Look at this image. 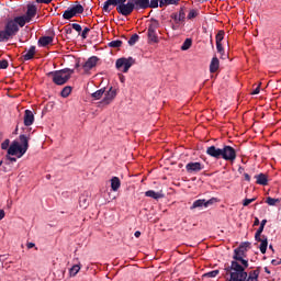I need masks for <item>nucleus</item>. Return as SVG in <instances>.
I'll return each mask as SVG.
<instances>
[{"instance_id": "obj_1", "label": "nucleus", "mask_w": 281, "mask_h": 281, "mask_svg": "<svg viewBox=\"0 0 281 281\" xmlns=\"http://www.w3.org/2000/svg\"><path fill=\"white\" fill-rule=\"evenodd\" d=\"M111 7H115L117 14L125 18L131 16L133 15V12H136L132 0H106L103 2L102 11L110 13Z\"/></svg>"}, {"instance_id": "obj_2", "label": "nucleus", "mask_w": 281, "mask_h": 281, "mask_svg": "<svg viewBox=\"0 0 281 281\" xmlns=\"http://www.w3.org/2000/svg\"><path fill=\"white\" fill-rule=\"evenodd\" d=\"M25 20L23 18H14L13 20H8L4 30L0 31V43L8 42L11 37L18 34L20 27H24Z\"/></svg>"}, {"instance_id": "obj_3", "label": "nucleus", "mask_w": 281, "mask_h": 281, "mask_svg": "<svg viewBox=\"0 0 281 281\" xmlns=\"http://www.w3.org/2000/svg\"><path fill=\"white\" fill-rule=\"evenodd\" d=\"M225 271L229 274L227 281H246L248 278L246 268H243L237 261H232L231 266L225 268Z\"/></svg>"}, {"instance_id": "obj_4", "label": "nucleus", "mask_w": 281, "mask_h": 281, "mask_svg": "<svg viewBox=\"0 0 281 281\" xmlns=\"http://www.w3.org/2000/svg\"><path fill=\"white\" fill-rule=\"evenodd\" d=\"M225 271L229 274L227 281H246L248 278L246 268H243L237 261H232L231 266L225 268Z\"/></svg>"}, {"instance_id": "obj_5", "label": "nucleus", "mask_w": 281, "mask_h": 281, "mask_svg": "<svg viewBox=\"0 0 281 281\" xmlns=\"http://www.w3.org/2000/svg\"><path fill=\"white\" fill-rule=\"evenodd\" d=\"M75 72L74 69L64 68L60 70L48 72V77L53 78V82L56 86H65L71 78V75Z\"/></svg>"}, {"instance_id": "obj_6", "label": "nucleus", "mask_w": 281, "mask_h": 281, "mask_svg": "<svg viewBox=\"0 0 281 281\" xmlns=\"http://www.w3.org/2000/svg\"><path fill=\"white\" fill-rule=\"evenodd\" d=\"M85 12V7L80 4V2L76 1L72 7L66 9L63 13V19L70 20L74 16H78Z\"/></svg>"}, {"instance_id": "obj_7", "label": "nucleus", "mask_w": 281, "mask_h": 281, "mask_svg": "<svg viewBox=\"0 0 281 281\" xmlns=\"http://www.w3.org/2000/svg\"><path fill=\"white\" fill-rule=\"evenodd\" d=\"M134 65H136V59H133V57L128 58H119L115 61V68L126 74L130 68H132Z\"/></svg>"}, {"instance_id": "obj_8", "label": "nucleus", "mask_w": 281, "mask_h": 281, "mask_svg": "<svg viewBox=\"0 0 281 281\" xmlns=\"http://www.w3.org/2000/svg\"><path fill=\"white\" fill-rule=\"evenodd\" d=\"M251 247V244L250 241H244L239 245V247L237 249L234 250V254H233V260L237 258H246L247 257V252H248V249H250Z\"/></svg>"}, {"instance_id": "obj_9", "label": "nucleus", "mask_w": 281, "mask_h": 281, "mask_svg": "<svg viewBox=\"0 0 281 281\" xmlns=\"http://www.w3.org/2000/svg\"><path fill=\"white\" fill-rule=\"evenodd\" d=\"M237 154L234 147L232 146H223L222 147V158L225 161L234 162L236 160Z\"/></svg>"}, {"instance_id": "obj_10", "label": "nucleus", "mask_w": 281, "mask_h": 281, "mask_svg": "<svg viewBox=\"0 0 281 281\" xmlns=\"http://www.w3.org/2000/svg\"><path fill=\"white\" fill-rule=\"evenodd\" d=\"M217 199L212 198L210 200H195L193 201L192 205L190 206V210H196V207H210L217 203Z\"/></svg>"}, {"instance_id": "obj_11", "label": "nucleus", "mask_w": 281, "mask_h": 281, "mask_svg": "<svg viewBox=\"0 0 281 281\" xmlns=\"http://www.w3.org/2000/svg\"><path fill=\"white\" fill-rule=\"evenodd\" d=\"M19 154V158L24 156L26 153L22 150V147H20V144L14 140L11 143V145L8 148V156H16Z\"/></svg>"}, {"instance_id": "obj_12", "label": "nucleus", "mask_w": 281, "mask_h": 281, "mask_svg": "<svg viewBox=\"0 0 281 281\" xmlns=\"http://www.w3.org/2000/svg\"><path fill=\"white\" fill-rule=\"evenodd\" d=\"M204 169V165L201 162H189L186 165V171L189 175H198Z\"/></svg>"}, {"instance_id": "obj_13", "label": "nucleus", "mask_w": 281, "mask_h": 281, "mask_svg": "<svg viewBox=\"0 0 281 281\" xmlns=\"http://www.w3.org/2000/svg\"><path fill=\"white\" fill-rule=\"evenodd\" d=\"M170 19H172L173 22L177 23V24L184 25V21H186V9H184V7H181L180 11L173 12L170 15Z\"/></svg>"}, {"instance_id": "obj_14", "label": "nucleus", "mask_w": 281, "mask_h": 281, "mask_svg": "<svg viewBox=\"0 0 281 281\" xmlns=\"http://www.w3.org/2000/svg\"><path fill=\"white\" fill-rule=\"evenodd\" d=\"M37 9L35 5H27L25 15L18 16L19 19L24 20V24L29 23L36 16Z\"/></svg>"}, {"instance_id": "obj_15", "label": "nucleus", "mask_w": 281, "mask_h": 281, "mask_svg": "<svg viewBox=\"0 0 281 281\" xmlns=\"http://www.w3.org/2000/svg\"><path fill=\"white\" fill-rule=\"evenodd\" d=\"M117 97V91L116 89H113L112 87L109 89V91L105 93L103 99L101 100V104H111L115 98Z\"/></svg>"}, {"instance_id": "obj_16", "label": "nucleus", "mask_w": 281, "mask_h": 281, "mask_svg": "<svg viewBox=\"0 0 281 281\" xmlns=\"http://www.w3.org/2000/svg\"><path fill=\"white\" fill-rule=\"evenodd\" d=\"M223 154V148L211 146L206 148V155L209 157L221 159Z\"/></svg>"}, {"instance_id": "obj_17", "label": "nucleus", "mask_w": 281, "mask_h": 281, "mask_svg": "<svg viewBox=\"0 0 281 281\" xmlns=\"http://www.w3.org/2000/svg\"><path fill=\"white\" fill-rule=\"evenodd\" d=\"M99 58L95 56L90 57L86 63L82 64V69L86 72H89L91 69H93L95 66H98Z\"/></svg>"}, {"instance_id": "obj_18", "label": "nucleus", "mask_w": 281, "mask_h": 281, "mask_svg": "<svg viewBox=\"0 0 281 281\" xmlns=\"http://www.w3.org/2000/svg\"><path fill=\"white\" fill-rule=\"evenodd\" d=\"M132 4L134 5L136 13H139V11L147 10L149 7L148 0H132Z\"/></svg>"}, {"instance_id": "obj_19", "label": "nucleus", "mask_w": 281, "mask_h": 281, "mask_svg": "<svg viewBox=\"0 0 281 281\" xmlns=\"http://www.w3.org/2000/svg\"><path fill=\"white\" fill-rule=\"evenodd\" d=\"M19 139H20V143H21L20 147H21L22 153H27L29 147H30V145H29L30 137L26 136L25 134H21L19 136Z\"/></svg>"}, {"instance_id": "obj_20", "label": "nucleus", "mask_w": 281, "mask_h": 281, "mask_svg": "<svg viewBox=\"0 0 281 281\" xmlns=\"http://www.w3.org/2000/svg\"><path fill=\"white\" fill-rule=\"evenodd\" d=\"M34 120H35L34 113L30 110H25V112H24V125L25 126L33 125Z\"/></svg>"}, {"instance_id": "obj_21", "label": "nucleus", "mask_w": 281, "mask_h": 281, "mask_svg": "<svg viewBox=\"0 0 281 281\" xmlns=\"http://www.w3.org/2000/svg\"><path fill=\"white\" fill-rule=\"evenodd\" d=\"M36 54V48L35 46H31V48H29V50L21 57V59L23 61H29V60H32L34 58Z\"/></svg>"}, {"instance_id": "obj_22", "label": "nucleus", "mask_w": 281, "mask_h": 281, "mask_svg": "<svg viewBox=\"0 0 281 281\" xmlns=\"http://www.w3.org/2000/svg\"><path fill=\"white\" fill-rule=\"evenodd\" d=\"M255 179L257 180L258 186L267 187L268 186V177L266 173H259L255 176Z\"/></svg>"}, {"instance_id": "obj_23", "label": "nucleus", "mask_w": 281, "mask_h": 281, "mask_svg": "<svg viewBox=\"0 0 281 281\" xmlns=\"http://www.w3.org/2000/svg\"><path fill=\"white\" fill-rule=\"evenodd\" d=\"M257 243H260V252L262 255L267 254V249H268V237L266 235H262V238L260 237V240H256Z\"/></svg>"}, {"instance_id": "obj_24", "label": "nucleus", "mask_w": 281, "mask_h": 281, "mask_svg": "<svg viewBox=\"0 0 281 281\" xmlns=\"http://www.w3.org/2000/svg\"><path fill=\"white\" fill-rule=\"evenodd\" d=\"M54 37L52 36H43L40 37L37 44L40 47H47L48 45L53 44Z\"/></svg>"}, {"instance_id": "obj_25", "label": "nucleus", "mask_w": 281, "mask_h": 281, "mask_svg": "<svg viewBox=\"0 0 281 281\" xmlns=\"http://www.w3.org/2000/svg\"><path fill=\"white\" fill-rule=\"evenodd\" d=\"M145 195H146L147 198H151V199H154V200H159V199H162V198L165 196V194L162 193V191L156 192V191H154V190H148V191H146Z\"/></svg>"}, {"instance_id": "obj_26", "label": "nucleus", "mask_w": 281, "mask_h": 281, "mask_svg": "<svg viewBox=\"0 0 281 281\" xmlns=\"http://www.w3.org/2000/svg\"><path fill=\"white\" fill-rule=\"evenodd\" d=\"M220 69V59L217 57H213L210 63V72L214 74Z\"/></svg>"}, {"instance_id": "obj_27", "label": "nucleus", "mask_w": 281, "mask_h": 281, "mask_svg": "<svg viewBox=\"0 0 281 281\" xmlns=\"http://www.w3.org/2000/svg\"><path fill=\"white\" fill-rule=\"evenodd\" d=\"M159 26V21H157L156 19H150V23L148 24V32L156 33Z\"/></svg>"}, {"instance_id": "obj_28", "label": "nucleus", "mask_w": 281, "mask_h": 281, "mask_svg": "<svg viewBox=\"0 0 281 281\" xmlns=\"http://www.w3.org/2000/svg\"><path fill=\"white\" fill-rule=\"evenodd\" d=\"M121 188V180L117 177L111 179V189L113 192H117Z\"/></svg>"}, {"instance_id": "obj_29", "label": "nucleus", "mask_w": 281, "mask_h": 281, "mask_svg": "<svg viewBox=\"0 0 281 281\" xmlns=\"http://www.w3.org/2000/svg\"><path fill=\"white\" fill-rule=\"evenodd\" d=\"M259 274L260 268H257V270H252V272L249 273L248 278L245 281H258Z\"/></svg>"}, {"instance_id": "obj_30", "label": "nucleus", "mask_w": 281, "mask_h": 281, "mask_svg": "<svg viewBox=\"0 0 281 281\" xmlns=\"http://www.w3.org/2000/svg\"><path fill=\"white\" fill-rule=\"evenodd\" d=\"M104 93H105V89H99L94 93L91 94V98L94 101H98V100H101V98L104 95Z\"/></svg>"}, {"instance_id": "obj_31", "label": "nucleus", "mask_w": 281, "mask_h": 281, "mask_svg": "<svg viewBox=\"0 0 281 281\" xmlns=\"http://www.w3.org/2000/svg\"><path fill=\"white\" fill-rule=\"evenodd\" d=\"M192 44H193L192 40L187 38L181 46V50L187 52L188 49H190L192 47Z\"/></svg>"}, {"instance_id": "obj_32", "label": "nucleus", "mask_w": 281, "mask_h": 281, "mask_svg": "<svg viewBox=\"0 0 281 281\" xmlns=\"http://www.w3.org/2000/svg\"><path fill=\"white\" fill-rule=\"evenodd\" d=\"M158 7L161 8V0H148V8L157 9Z\"/></svg>"}, {"instance_id": "obj_33", "label": "nucleus", "mask_w": 281, "mask_h": 281, "mask_svg": "<svg viewBox=\"0 0 281 281\" xmlns=\"http://www.w3.org/2000/svg\"><path fill=\"white\" fill-rule=\"evenodd\" d=\"M79 205H80V207L86 210L89 206V200L86 196H80Z\"/></svg>"}, {"instance_id": "obj_34", "label": "nucleus", "mask_w": 281, "mask_h": 281, "mask_svg": "<svg viewBox=\"0 0 281 281\" xmlns=\"http://www.w3.org/2000/svg\"><path fill=\"white\" fill-rule=\"evenodd\" d=\"M71 93V87L66 86L65 88H63L60 95L61 98H68Z\"/></svg>"}, {"instance_id": "obj_35", "label": "nucleus", "mask_w": 281, "mask_h": 281, "mask_svg": "<svg viewBox=\"0 0 281 281\" xmlns=\"http://www.w3.org/2000/svg\"><path fill=\"white\" fill-rule=\"evenodd\" d=\"M234 262H240L244 266V269L249 267L248 260H246L244 257H236Z\"/></svg>"}, {"instance_id": "obj_36", "label": "nucleus", "mask_w": 281, "mask_h": 281, "mask_svg": "<svg viewBox=\"0 0 281 281\" xmlns=\"http://www.w3.org/2000/svg\"><path fill=\"white\" fill-rule=\"evenodd\" d=\"M139 41V35L138 34H133L128 41L130 46H135L136 43Z\"/></svg>"}, {"instance_id": "obj_37", "label": "nucleus", "mask_w": 281, "mask_h": 281, "mask_svg": "<svg viewBox=\"0 0 281 281\" xmlns=\"http://www.w3.org/2000/svg\"><path fill=\"white\" fill-rule=\"evenodd\" d=\"M199 15V10L196 9H191L188 13V16L187 19L189 20H193V19H196V16Z\"/></svg>"}, {"instance_id": "obj_38", "label": "nucleus", "mask_w": 281, "mask_h": 281, "mask_svg": "<svg viewBox=\"0 0 281 281\" xmlns=\"http://www.w3.org/2000/svg\"><path fill=\"white\" fill-rule=\"evenodd\" d=\"M225 32L220 30L217 35H215V44H220L224 38Z\"/></svg>"}, {"instance_id": "obj_39", "label": "nucleus", "mask_w": 281, "mask_h": 281, "mask_svg": "<svg viewBox=\"0 0 281 281\" xmlns=\"http://www.w3.org/2000/svg\"><path fill=\"white\" fill-rule=\"evenodd\" d=\"M180 0H161V8L168 7L170 4H178Z\"/></svg>"}, {"instance_id": "obj_40", "label": "nucleus", "mask_w": 281, "mask_h": 281, "mask_svg": "<svg viewBox=\"0 0 281 281\" xmlns=\"http://www.w3.org/2000/svg\"><path fill=\"white\" fill-rule=\"evenodd\" d=\"M123 42L122 41H112L109 42V47L111 48H120L122 46Z\"/></svg>"}, {"instance_id": "obj_41", "label": "nucleus", "mask_w": 281, "mask_h": 281, "mask_svg": "<svg viewBox=\"0 0 281 281\" xmlns=\"http://www.w3.org/2000/svg\"><path fill=\"white\" fill-rule=\"evenodd\" d=\"M148 38L151 43H158V36L156 32H148Z\"/></svg>"}, {"instance_id": "obj_42", "label": "nucleus", "mask_w": 281, "mask_h": 281, "mask_svg": "<svg viewBox=\"0 0 281 281\" xmlns=\"http://www.w3.org/2000/svg\"><path fill=\"white\" fill-rule=\"evenodd\" d=\"M280 200L278 199H272V198H267L266 200V203L269 205V206H276L277 203H279Z\"/></svg>"}, {"instance_id": "obj_43", "label": "nucleus", "mask_w": 281, "mask_h": 281, "mask_svg": "<svg viewBox=\"0 0 281 281\" xmlns=\"http://www.w3.org/2000/svg\"><path fill=\"white\" fill-rule=\"evenodd\" d=\"M80 270H81L80 266L76 265L72 268H70V274L72 277H75V276H77L80 272Z\"/></svg>"}, {"instance_id": "obj_44", "label": "nucleus", "mask_w": 281, "mask_h": 281, "mask_svg": "<svg viewBox=\"0 0 281 281\" xmlns=\"http://www.w3.org/2000/svg\"><path fill=\"white\" fill-rule=\"evenodd\" d=\"M220 273V270H212L205 273L206 278H216Z\"/></svg>"}, {"instance_id": "obj_45", "label": "nucleus", "mask_w": 281, "mask_h": 281, "mask_svg": "<svg viewBox=\"0 0 281 281\" xmlns=\"http://www.w3.org/2000/svg\"><path fill=\"white\" fill-rule=\"evenodd\" d=\"M265 232V226H260L255 235L256 240H260L261 234Z\"/></svg>"}, {"instance_id": "obj_46", "label": "nucleus", "mask_w": 281, "mask_h": 281, "mask_svg": "<svg viewBox=\"0 0 281 281\" xmlns=\"http://www.w3.org/2000/svg\"><path fill=\"white\" fill-rule=\"evenodd\" d=\"M89 32H90V27H88V26L83 27V30L80 34L81 38L86 40L88 37Z\"/></svg>"}, {"instance_id": "obj_47", "label": "nucleus", "mask_w": 281, "mask_h": 281, "mask_svg": "<svg viewBox=\"0 0 281 281\" xmlns=\"http://www.w3.org/2000/svg\"><path fill=\"white\" fill-rule=\"evenodd\" d=\"M9 68V60L8 59H1L0 60V69H8Z\"/></svg>"}, {"instance_id": "obj_48", "label": "nucleus", "mask_w": 281, "mask_h": 281, "mask_svg": "<svg viewBox=\"0 0 281 281\" xmlns=\"http://www.w3.org/2000/svg\"><path fill=\"white\" fill-rule=\"evenodd\" d=\"M70 26H71L72 30H75L77 33L81 34V32H82V26H81V24H70Z\"/></svg>"}, {"instance_id": "obj_49", "label": "nucleus", "mask_w": 281, "mask_h": 281, "mask_svg": "<svg viewBox=\"0 0 281 281\" xmlns=\"http://www.w3.org/2000/svg\"><path fill=\"white\" fill-rule=\"evenodd\" d=\"M257 199L256 198H252V199H245L244 202H243V205L245 207L249 206L251 203H254Z\"/></svg>"}, {"instance_id": "obj_50", "label": "nucleus", "mask_w": 281, "mask_h": 281, "mask_svg": "<svg viewBox=\"0 0 281 281\" xmlns=\"http://www.w3.org/2000/svg\"><path fill=\"white\" fill-rule=\"evenodd\" d=\"M10 147V139H5L2 144H1V149L2 150H7Z\"/></svg>"}, {"instance_id": "obj_51", "label": "nucleus", "mask_w": 281, "mask_h": 281, "mask_svg": "<svg viewBox=\"0 0 281 281\" xmlns=\"http://www.w3.org/2000/svg\"><path fill=\"white\" fill-rule=\"evenodd\" d=\"M72 26H71V24H68V25H65L64 26V32H65V34H72Z\"/></svg>"}, {"instance_id": "obj_52", "label": "nucleus", "mask_w": 281, "mask_h": 281, "mask_svg": "<svg viewBox=\"0 0 281 281\" xmlns=\"http://www.w3.org/2000/svg\"><path fill=\"white\" fill-rule=\"evenodd\" d=\"M215 46L217 48V52L223 55L224 54V48L222 46V43H215Z\"/></svg>"}, {"instance_id": "obj_53", "label": "nucleus", "mask_w": 281, "mask_h": 281, "mask_svg": "<svg viewBox=\"0 0 281 281\" xmlns=\"http://www.w3.org/2000/svg\"><path fill=\"white\" fill-rule=\"evenodd\" d=\"M54 0H36V3H44V4H49Z\"/></svg>"}, {"instance_id": "obj_54", "label": "nucleus", "mask_w": 281, "mask_h": 281, "mask_svg": "<svg viewBox=\"0 0 281 281\" xmlns=\"http://www.w3.org/2000/svg\"><path fill=\"white\" fill-rule=\"evenodd\" d=\"M7 160H9L10 162H16V158L11 157L9 154L5 156Z\"/></svg>"}, {"instance_id": "obj_55", "label": "nucleus", "mask_w": 281, "mask_h": 281, "mask_svg": "<svg viewBox=\"0 0 281 281\" xmlns=\"http://www.w3.org/2000/svg\"><path fill=\"white\" fill-rule=\"evenodd\" d=\"M260 92V85L252 91V95H257Z\"/></svg>"}, {"instance_id": "obj_56", "label": "nucleus", "mask_w": 281, "mask_h": 281, "mask_svg": "<svg viewBox=\"0 0 281 281\" xmlns=\"http://www.w3.org/2000/svg\"><path fill=\"white\" fill-rule=\"evenodd\" d=\"M180 25H182V24H177V23H175V24H172L171 29H172L173 31H178V30L180 29Z\"/></svg>"}, {"instance_id": "obj_57", "label": "nucleus", "mask_w": 281, "mask_h": 281, "mask_svg": "<svg viewBox=\"0 0 281 281\" xmlns=\"http://www.w3.org/2000/svg\"><path fill=\"white\" fill-rule=\"evenodd\" d=\"M244 177H245V180L250 182L251 181V178H250V175L249 173H244Z\"/></svg>"}, {"instance_id": "obj_58", "label": "nucleus", "mask_w": 281, "mask_h": 281, "mask_svg": "<svg viewBox=\"0 0 281 281\" xmlns=\"http://www.w3.org/2000/svg\"><path fill=\"white\" fill-rule=\"evenodd\" d=\"M5 217V212L3 210H0V222L2 221V218Z\"/></svg>"}, {"instance_id": "obj_59", "label": "nucleus", "mask_w": 281, "mask_h": 281, "mask_svg": "<svg viewBox=\"0 0 281 281\" xmlns=\"http://www.w3.org/2000/svg\"><path fill=\"white\" fill-rule=\"evenodd\" d=\"M26 247H27V249H32V248L35 247V244L34 243H27Z\"/></svg>"}, {"instance_id": "obj_60", "label": "nucleus", "mask_w": 281, "mask_h": 281, "mask_svg": "<svg viewBox=\"0 0 281 281\" xmlns=\"http://www.w3.org/2000/svg\"><path fill=\"white\" fill-rule=\"evenodd\" d=\"M267 223H268V220L265 218V220L261 221L260 226L266 227Z\"/></svg>"}, {"instance_id": "obj_61", "label": "nucleus", "mask_w": 281, "mask_h": 281, "mask_svg": "<svg viewBox=\"0 0 281 281\" xmlns=\"http://www.w3.org/2000/svg\"><path fill=\"white\" fill-rule=\"evenodd\" d=\"M140 235H142V233H140L139 231H136V232L134 233V236H135L136 238H139Z\"/></svg>"}, {"instance_id": "obj_62", "label": "nucleus", "mask_w": 281, "mask_h": 281, "mask_svg": "<svg viewBox=\"0 0 281 281\" xmlns=\"http://www.w3.org/2000/svg\"><path fill=\"white\" fill-rule=\"evenodd\" d=\"M120 82L124 83L125 82V77L123 75H120Z\"/></svg>"}, {"instance_id": "obj_63", "label": "nucleus", "mask_w": 281, "mask_h": 281, "mask_svg": "<svg viewBox=\"0 0 281 281\" xmlns=\"http://www.w3.org/2000/svg\"><path fill=\"white\" fill-rule=\"evenodd\" d=\"M252 225H255V227H257V225H259V218L258 217H255V223Z\"/></svg>"}, {"instance_id": "obj_64", "label": "nucleus", "mask_w": 281, "mask_h": 281, "mask_svg": "<svg viewBox=\"0 0 281 281\" xmlns=\"http://www.w3.org/2000/svg\"><path fill=\"white\" fill-rule=\"evenodd\" d=\"M271 263H272L273 266H278V265H280V261H277L276 259H273V260L271 261Z\"/></svg>"}]
</instances>
